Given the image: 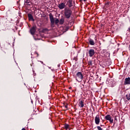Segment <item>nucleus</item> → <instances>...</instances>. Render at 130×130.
I'll return each instance as SVG.
<instances>
[{
  "instance_id": "nucleus-6",
  "label": "nucleus",
  "mask_w": 130,
  "mask_h": 130,
  "mask_svg": "<svg viewBox=\"0 0 130 130\" xmlns=\"http://www.w3.org/2000/svg\"><path fill=\"white\" fill-rule=\"evenodd\" d=\"M58 8L60 10H63L66 8V3H61L58 4Z\"/></svg>"
},
{
  "instance_id": "nucleus-27",
  "label": "nucleus",
  "mask_w": 130,
  "mask_h": 130,
  "mask_svg": "<svg viewBox=\"0 0 130 130\" xmlns=\"http://www.w3.org/2000/svg\"><path fill=\"white\" fill-rule=\"evenodd\" d=\"M64 107H65V108H68V105H66V106H64Z\"/></svg>"
},
{
  "instance_id": "nucleus-29",
  "label": "nucleus",
  "mask_w": 130,
  "mask_h": 130,
  "mask_svg": "<svg viewBox=\"0 0 130 130\" xmlns=\"http://www.w3.org/2000/svg\"><path fill=\"white\" fill-rule=\"evenodd\" d=\"M21 130H26V129H25V128H23Z\"/></svg>"
},
{
  "instance_id": "nucleus-25",
  "label": "nucleus",
  "mask_w": 130,
  "mask_h": 130,
  "mask_svg": "<svg viewBox=\"0 0 130 130\" xmlns=\"http://www.w3.org/2000/svg\"><path fill=\"white\" fill-rule=\"evenodd\" d=\"M79 2H80V3H82V2H87V0H79Z\"/></svg>"
},
{
  "instance_id": "nucleus-24",
  "label": "nucleus",
  "mask_w": 130,
  "mask_h": 130,
  "mask_svg": "<svg viewBox=\"0 0 130 130\" xmlns=\"http://www.w3.org/2000/svg\"><path fill=\"white\" fill-rule=\"evenodd\" d=\"M51 26L53 28V27H54V23H51Z\"/></svg>"
},
{
  "instance_id": "nucleus-8",
  "label": "nucleus",
  "mask_w": 130,
  "mask_h": 130,
  "mask_svg": "<svg viewBox=\"0 0 130 130\" xmlns=\"http://www.w3.org/2000/svg\"><path fill=\"white\" fill-rule=\"evenodd\" d=\"M88 54L90 57H92L95 54V50L94 49H90L88 51Z\"/></svg>"
},
{
  "instance_id": "nucleus-30",
  "label": "nucleus",
  "mask_w": 130,
  "mask_h": 130,
  "mask_svg": "<svg viewBox=\"0 0 130 130\" xmlns=\"http://www.w3.org/2000/svg\"><path fill=\"white\" fill-rule=\"evenodd\" d=\"M40 62H41V63L43 64V61H40Z\"/></svg>"
},
{
  "instance_id": "nucleus-14",
  "label": "nucleus",
  "mask_w": 130,
  "mask_h": 130,
  "mask_svg": "<svg viewBox=\"0 0 130 130\" xmlns=\"http://www.w3.org/2000/svg\"><path fill=\"white\" fill-rule=\"evenodd\" d=\"M88 41L90 45H95L94 40H92V39H88Z\"/></svg>"
},
{
  "instance_id": "nucleus-28",
  "label": "nucleus",
  "mask_w": 130,
  "mask_h": 130,
  "mask_svg": "<svg viewBox=\"0 0 130 130\" xmlns=\"http://www.w3.org/2000/svg\"><path fill=\"white\" fill-rule=\"evenodd\" d=\"M44 72V70L42 71H41V73H42L43 74V73Z\"/></svg>"
},
{
  "instance_id": "nucleus-5",
  "label": "nucleus",
  "mask_w": 130,
  "mask_h": 130,
  "mask_svg": "<svg viewBox=\"0 0 130 130\" xmlns=\"http://www.w3.org/2000/svg\"><path fill=\"white\" fill-rule=\"evenodd\" d=\"M94 121L95 124H99V123H100V117L99 116V115H96L94 118Z\"/></svg>"
},
{
  "instance_id": "nucleus-15",
  "label": "nucleus",
  "mask_w": 130,
  "mask_h": 130,
  "mask_svg": "<svg viewBox=\"0 0 130 130\" xmlns=\"http://www.w3.org/2000/svg\"><path fill=\"white\" fill-rule=\"evenodd\" d=\"M59 23L60 25H62L63 23H64V19L63 18H61L60 20L59 21Z\"/></svg>"
},
{
  "instance_id": "nucleus-31",
  "label": "nucleus",
  "mask_w": 130,
  "mask_h": 130,
  "mask_svg": "<svg viewBox=\"0 0 130 130\" xmlns=\"http://www.w3.org/2000/svg\"><path fill=\"white\" fill-rule=\"evenodd\" d=\"M128 31L130 32V27L128 28Z\"/></svg>"
},
{
  "instance_id": "nucleus-23",
  "label": "nucleus",
  "mask_w": 130,
  "mask_h": 130,
  "mask_svg": "<svg viewBox=\"0 0 130 130\" xmlns=\"http://www.w3.org/2000/svg\"><path fill=\"white\" fill-rule=\"evenodd\" d=\"M35 54H37V57H38L39 54H38V53L37 52H35Z\"/></svg>"
},
{
  "instance_id": "nucleus-12",
  "label": "nucleus",
  "mask_w": 130,
  "mask_h": 130,
  "mask_svg": "<svg viewBox=\"0 0 130 130\" xmlns=\"http://www.w3.org/2000/svg\"><path fill=\"white\" fill-rule=\"evenodd\" d=\"M67 4L69 8H72L73 7V0H68Z\"/></svg>"
},
{
  "instance_id": "nucleus-2",
  "label": "nucleus",
  "mask_w": 130,
  "mask_h": 130,
  "mask_svg": "<svg viewBox=\"0 0 130 130\" xmlns=\"http://www.w3.org/2000/svg\"><path fill=\"white\" fill-rule=\"evenodd\" d=\"M83 74H82V72H78L76 74V80L77 81V82H82L83 80Z\"/></svg>"
},
{
  "instance_id": "nucleus-32",
  "label": "nucleus",
  "mask_w": 130,
  "mask_h": 130,
  "mask_svg": "<svg viewBox=\"0 0 130 130\" xmlns=\"http://www.w3.org/2000/svg\"><path fill=\"white\" fill-rule=\"evenodd\" d=\"M75 60H76V61H77V60H78V59L75 58Z\"/></svg>"
},
{
  "instance_id": "nucleus-7",
  "label": "nucleus",
  "mask_w": 130,
  "mask_h": 130,
  "mask_svg": "<svg viewBox=\"0 0 130 130\" xmlns=\"http://www.w3.org/2000/svg\"><path fill=\"white\" fill-rule=\"evenodd\" d=\"M50 20L51 22V24H54L55 23V20H54V18L53 17V15H52V14L50 13L49 15Z\"/></svg>"
},
{
  "instance_id": "nucleus-20",
  "label": "nucleus",
  "mask_w": 130,
  "mask_h": 130,
  "mask_svg": "<svg viewBox=\"0 0 130 130\" xmlns=\"http://www.w3.org/2000/svg\"><path fill=\"white\" fill-rule=\"evenodd\" d=\"M109 5H110V2H107L105 4V6H109Z\"/></svg>"
},
{
  "instance_id": "nucleus-3",
  "label": "nucleus",
  "mask_w": 130,
  "mask_h": 130,
  "mask_svg": "<svg viewBox=\"0 0 130 130\" xmlns=\"http://www.w3.org/2000/svg\"><path fill=\"white\" fill-rule=\"evenodd\" d=\"M106 120H108L110 123H113V119L111 117V116L109 114H107L105 117Z\"/></svg>"
},
{
  "instance_id": "nucleus-17",
  "label": "nucleus",
  "mask_w": 130,
  "mask_h": 130,
  "mask_svg": "<svg viewBox=\"0 0 130 130\" xmlns=\"http://www.w3.org/2000/svg\"><path fill=\"white\" fill-rule=\"evenodd\" d=\"M93 61L92 60H90L88 61V64L90 67V66H92Z\"/></svg>"
},
{
  "instance_id": "nucleus-21",
  "label": "nucleus",
  "mask_w": 130,
  "mask_h": 130,
  "mask_svg": "<svg viewBox=\"0 0 130 130\" xmlns=\"http://www.w3.org/2000/svg\"><path fill=\"white\" fill-rule=\"evenodd\" d=\"M69 29H70V27H69V26H66V31H68V30H69Z\"/></svg>"
},
{
  "instance_id": "nucleus-16",
  "label": "nucleus",
  "mask_w": 130,
  "mask_h": 130,
  "mask_svg": "<svg viewBox=\"0 0 130 130\" xmlns=\"http://www.w3.org/2000/svg\"><path fill=\"white\" fill-rule=\"evenodd\" d=\"M64 127L65 129H69V128H70V125L66 123L64 125Z\"/></svg>"
},
{
  "instance_id": "nucleus-1",
  "label": "nucleus",
  "mask_w": 130,
  "mask_h": 130,
  "mask_svg": "<svg viewBox=\"0 0 130 130\" xmlns=\"http://www.w3.org/2000/svg\"><path fill=\"white\" fill-rule=\"evenodd\" d=\"M73 14V11L72 10L69 8H65L64 10V16L66 19H70L72 14Z\"/></svg>"
},
{
  "instance_id": "nucleus-26",
  "label": "nucleus",
  "mask_w": 130,
  "mask_h": 130,
  "mask_svg": "<svg viewBox=\"0 0 130 130\" xmlns=\"http://www.w3.org/2000/svg\"><path fill=\"white\" fill-rule=\"evenodd\" d=\"M43 31H48V29H47V28H45V29H43Z\"/></svg>"
},
{
  "instance_id": "nucleus-33",
  "label": "nucleus",
  "mask_w": 130,
  "mask_h": 130,
  "mask_svg": "<svg viewBox=\"0 0 130 130\" xmlns=\"http://www.w3.org/2000/svg\"><path fill=\"white\" fill-rule=\"evenodd\" d=\"M69 89H72V87H69Z\"/></svg>"
},
{
  "instance_id": "nucleus-22",
  "label": "nucleus",
  "mask_w": 130,
  "mask_h": 130,
  "mask_svg": "<svg viewBox=\"0 0 130 130\" xmlns=\"http://www.w3.org/2000/svg\"><path fill=\"white\" fill-rule=\"evenodd\" d=\"M35 54H37V57H38L39 54H38V53L37 52H35Z\"/></svg>"
},
{
  "instance_id": "nucleus-9",
  "label": "nucleus",
  "mask_w": 130,
  "mask_h": 130,
  "mask_svg": "<svg viewBox=\"0 0 130 130\" xmlns=\"http://www.w3.org/2000/svg\"><path fill=\"white\" fill-rule=\"evenodd\" d=\"M32 5V2L30 0H24V5L30 7Z\"/></svg>"
},
{
  "instance_id": "nucleus-13",
  "label": "nucleus",
  "mask_w": 130,
  "mask_h": 130,
  "mask_svg": "<svg viewBox=\"0 0 130 130\" xmlns=\"http://www.w3.org/2000/svg\"><path fill=\"white\" fill-rule=\"evenodd\" d=\"M78 105L80 108H83L84 107V101H80Z\"/></svg>"
},
{
  "instance_id": "nucleus-34",
  "label": "nucleus",
  "mask_w": 130,
  "mask_h": 130,
  "mask_svg": "<svg viewBox=\"0 0 130 130\" xmlns=\"http://www.w3.org/2000/svg\"><path fill=\"white\" fill-rule=\"evenodd\" d=\"M101 126H103V125H101Z\"/></svg>"
},
{
  "instance_id": "nucleus-4",
  "label": "nucleus",
  "mask_w": 130,
  "mask_h": 130,
  "mask_svg": "<svg viewBox=\"0 0 130 130\" xmlns=\"http://www.w3.org/2000/svg\"><path fill=\"white\" fill-rule=\"evenodd\" d=\"M37 29V27H36V25L32 26L30 29V32L31 35H34L35 34V32H36V30Z\"/></svg>"
},
{
  "instance_id": "nucleus-11",
  "label": "nucleus",
  "mask_w": 130,
  "mask_h": 130,
  "mask_svg": "<svg viewBox=\"0 0 130 130\" xmlns=\"http://www.w3.org/2000/svg\"><path fill=\"white\" fill-rule=\"evenodd\" d=\"M27 16H28V20L29 21H32V22H34L35 21V19L33 18V16L32 15V14H28Z\"/></svg>"
},
{
  "instance_id": "nucleus-19",
  "label": "nucleus",
  "mask_w": 130,
  "mask_h": 130,
  "mask_svg": "<svg viewBox=\"0 0 130 130\" xmlns=\"http://www.w3.org/2000/svg\"><path fill=\"white\" fill-rule=\"evenodd\" d=\"M96 127H97L98 130H103L100 126H98Z\"/></svg>"
},
{
  "instance_id": "nucleus-18",
  "label": "nucleus",
  "mask_w": 130,
  "mask_h": 130,
  "mask_svg": "<svg viewBox=\"0 0 130 130\" xmlns=\"http://www.w3.org/2000/svg\"><path fill=\"white\" fill-rule=\"evenodd\" d=\"M55 23L56 24H58V23H59V20H58V19L56 18V20H55Z\"/></svg>"
},
{
  "instance_id": "nucleus-10",
  "label": "nucleus",
  "mask_w": 130,
  "mask_h": 130,
  "mask_svg": "<svg viewBox=\"0 0 130 130\" xmlns=\"http://www.w3.org/2000/svg\"><path fill=\"white\" fill-rule=\"evenodd\" d=\"M124 85H130V77H127L125 79Z\"/></svg>"
}]
</instances>
